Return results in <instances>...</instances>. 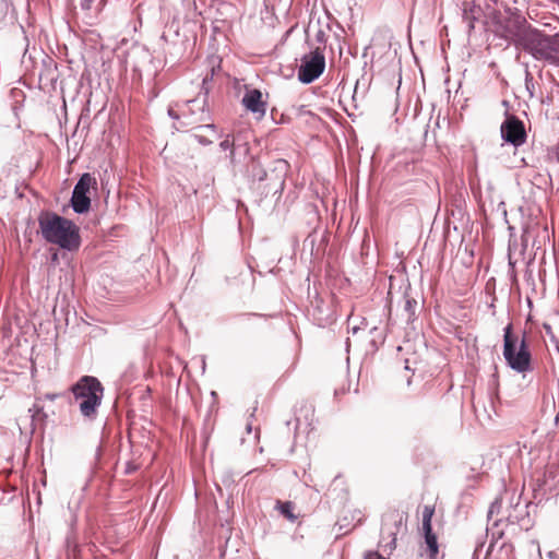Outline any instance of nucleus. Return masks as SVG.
Masks as SVG:
<instances>
[{
  "label": "nucleus",
  "instance_id": "obj_1",
  "mask_svg": "<svg viewBox=\"0 0 559 559\" xmlns=\"http://www.w3.org/2000/svg\"><path fill=\"white\" fill-rule=\"evenodd\" d=\"M37 219L45 241L69 252L79 250L82 239L80 228L73 221L48 210L41 211Z\"/></svg>",
  "mask_w": 559,
  "mask_h": 559
},
{
  "label": "nucleus",
  "instance_id": "obj_2",
  "mask_svg": "<svg viewBox=\"0 0 559 559\" xmlns=\"http://www.w3.org/2000/svg\"><path fill=\"white\" fill-rule=\"evenodd\" d=\"M495 36L504 39L508 45L520 49L526 39L533 25L516 8L507 7L503 12H495L492 15Z\"/></svg>",
  "mask_w": 559,
  "mask_h": 559
},
{
  "label": "nucleus",
  "instance_id": "obj_3",
  "mask_svg": "<svg viewBox=\"0 0 559 559\" xmlns=\"http://www.w3.org/2000/svg\"><path fill=\"white\" fill-rule=\"evenodd\" d=\"M502 355L506 365L516 373L525 374L534 369L527 332L524 330L522 337L519 338L513 332L512 323H508L503 328Z\"/></svg>",
  "mask_w": 559,
  "mask_h": 559
},
{
  "label": "nucleus",
  "instance_id": "obj_4",
  "mask_svg": "<svg viewBox=\"0 0 559 559\" xmlns=\"http://www.w3.org/2000/svg\"><path fill=\"white\" fill-rule=\"evenodd\" d=\"M70 391L79 402L81 415L88 420H94L104 397L102 382L94 376H82L70 386Z\"/></svg>",
  "mask_w": 559,
  "mask_h": 559
},
{
  "label": "nucleus",
  "instance_id": "obj_5",
  "mask_svg": "<svg viewBox=\"0 0 559 559\" xmlns=\"http://www.w3.org/2000/svg\"><path fill=\"white\" fill-rule=\"evenodd\" d=\"M520 49L537 61L559 67V32L547 34L533 26Z\"/></svg>",
  "mask_w": 559,
  "mask_h": 559
},
{
  "label": "nucleus",
  "instance_id": "obj_6",
  "mask_svg": "<svg viewBox=\"0 0 559 559\" xmlns=\"http://www.w3.org/2000/svg\"><path fill=\"white\" fill-rule=\"evenodd\" d=\"M290 165L285 159H276L270 168L269 178L263 181V194H254L255 202L260 205L261 202L269 195L275 197V203L280 201L285 189L286 177L289 171Z\"/></svg>",
  "mask_w": 559,
  "mask_h": 559
},
{
  "label": "nucleus",
  "instance_id": "obj_7",
  "mask_svg": "<svg viewBox=\"0 0 559 559\" xmlns=\"http://www.w3.org/2000/svg\"><path fill=\"white\" fill-rule=\"evenodd\" d=\"M97 188L96 178L90 173H83L73 187L70 206L74 213L83 215L92 207L91 189Z\"/></svg>",
  "mask_w": 559,
  "mask_h": 559
},
{
  "label": "nucleus",
  "instance_id": "obj_8",
  "mask_svg": "<svg viewBox=\"0 0 559 559\" xmlns=\"http://www.w3.org/2000/svg\"><path fill=\"white\" fill-rule=\"evenodd\" d=\"M325 70V57L320 47L314 48L309 53H306L300 59V64L297 70V79L302 84H311L314 82Z\"/></svg>",
  "mask_w": 559,
  "mask_h": 559
},
{
  "label": "nucleus",
  "instance_id": "obj_9",
  "mask_svg": "<svg viewBox=\"0 0 559 559\" xmlns=\"http://www.w3.org/2000/svg\"><path fill=\"white\" fill-rule=\"evenodd\" d=\"M504 117L500 126L501 139L514 147H520L527 139L524 122L508 111H506Z\"/></svg>",
  "mask_w": 559,
  "mask_h": 559
},
{
  "label": "nucleus",
  "instance_id": "obj_10",
  "mask_svg": "<svg viewBox=\"0 0 559 559\" xmlns=\"http://www.w3.org/2000/svg\"><path fill=\"white\" fill-rule=\"evenodd\" d=\"M403 523V514L399 512V510H390L389 512L382 515V525H381V539L379 544H382L384 539V535L390 537V542L383 545L384 551L389 549V554H392L396 548V535L400 531V527Z\"/></svg>",
  "mask_w": 559,
  "mask_h": 559
},
{
  "label": "nucleus",
  "instance_id": "obj_11",
  "mask_svg": "<svg viewBox=\"0 0 559 559\" xmlns=\"http://www.w3.org/2000/svg\"><path fill=\"white\" fill-rule=\"evenodd\" d=\"M248 183L252 194H263V181L269 178L270 169H265L255 156H250L247 165Z\"/></svg>",
  "mask_w": 559,
  "mask_h": 559
},
{
  "label": "nucleus",
  "instance_id": "obj_12",
  "mask_svg": "<svg viewBox=\"0 0 559 559\" xmlns=\"http://www.w3.org/2000/svg\"><path fill=\"white\" fill-rule=\"evenodd\" d=\"M241 105L258 120L262 119L266 114L267 103L263 99V94L259 88L246 86Z\"/></svg>",
  "mask_w": 559,
  "mask_h": 559
},
{
  "label": "nucleus",
  "instance_id": "obj_13",
  "mask_svg": "<svg viewBox=\"0 0 559 559\" xmlns=\"http://www.w3.org/2000/svg\"><path fill=\"white\" fill-rule=\"evenodd\" d=\"M311 307L312 319L319 328H326L335 322L336 316L331 302L317 296L314 300L311 301Z\"/></svg>",
  "mask_w": 559,
  "mask_h": 559
},
{
  "label": "nucleus",
  "instance_id": "obj_14",
  "mask_svg": "<svg viewBox=\"0 0 559 559\" xmlns=\"http://www.w3.org/2000/svg\"><path fill=\"white\" fill-rule=\"evenodd\" d=\"M559 487V467L557 466H548L544 472L542 478L536 480V485L534 487V497L539 498L542 500L547 492L551 493Z\"/></svg>",
  "mask_w": 559,
  "mask_h": 559
},
{
  "label": "nucleus",
  "instance_id": "obj_15",
  "mask_svg": "<svg viewBox=\"0 0 559 559\" xmlns=\"http://www.w3.org/2000/svg\"><path fill=\"white\" fill-rule=\"evenodd\" d=\"M329 243V231L326 229L319 231L312 230L304 240V250H309L314 258L323 255Z\"/></svg>",
  "mask_w": 559,
  "mask_h": 559
},
{
  "label": "nucleus",
  "instance_id": "obj_16",
  "mask_svg": "<svg viewBox=\"0 0 559 559\" xmlns=\"http://www.w3.org/2000/svg\"><path fill=\"white\" fill-rule=\"evenodd\" d=\"M423 531V544L420 548L426 552L428 559H437L439 555V543L438 536L433 532L432 527H421Z\"/></svg>",
  "mask_w": 559,
  "mask_h": 559
},
{
  "label": "nucleus",
  "instance_id": "obj_17",
  "mask_svg": "<svg viewBox=\"0 0 559 559\" xmlns=\"http://www.w3.org/2000/svg\"><path fill=\"white\" fill-rule=\"evenodd\" d=\"M207 62H209L210 72L206 73V75L203 78L202 86H201V94L203 95L202 110H204V107L207 102V96L210 93L209 84L213 81L214 75L221 70L222 60L216 56H212L211 58H209Z\"/></svg>",
  "mask_w": 559,
  "mask_h": 559
},
{
  "label": "nucleus",
  "instance_id": "obj_18",
  "mask_svg": "<svg viewBox=\"0 0 559 559\" xmlns=\"http://www.w3.org/2000/svg\"><path fill=\"white\" fill-rule=\"evenodd\" d=\"M417 308L418 301L407 294H404V307L401 312V320L412 329H415L414 323L417 321Z\"/></svg>",
  "mask_w": 559,
  "mask_h": 559
},
{
  "label": "nucleus",
  "instance_id": "obj_19",
  "mask_svg": "<svg viewBox=\"0 0 559 559\" xmlns=\"http://www.w3.org/2000/svg\"><path fill=\"white\" fill-rule=\"evenodd\" d=\"M527 504L523 508V510L515 509L513 513H510L508 516V521L510 524H518L521 530L528 531L533 522L530 518V513L526 510Z\"/></svg>",
  "mask_w": 559,
  "mask_h": 559
},
{
  "label": "nucleus",
  "instance_id": "obj_20",
  "mask_svg": "<svg viewBox=\"0 0 559 559\" xmlns=\"http://www.w3.org/2000/svg\"><path fill=\"white\" fill-rule=\"evenodd\" d=\"M15 19V9L10 0H0V24L12 23Z\"/></svg>",
  "mask_w": 559,
  "mask_h": 559
},
{
  "label": "nucleus",
  "instance_id": "obj_21",
  "mask_svg": "<svg viewBox=\"0 0 559 559\" xmlns=\"http://www.w3.org/2000/svg\"><path fill=\"white\" fill-rule=\"evenodd\" d=\"M41 397H37L36 402L33 404V406L28 409L31 413L32 421L40 420L41 423H45L48 418L47 413L44 411V406L40 404Z\"/></svg>",
  "mask_w": 559,
  "mask_h": 559
},
{
  "label": "nucleus",
  "instance_id": "obj_22",
  "mask_svg": "<svg viewBox=\"0 0 559 559\" xmlns=\"http://www.w3.org/2000/svg\"><path fill=\"white\" fill-rule=\"evenodd\" d=\"M474 9H475V5H472L471 8H466L465 7L463 9L462 17H463V21L467 25V33H468V35H471L472 32L475 29V22L477 20V17L473 14Z\"/></svg>",
  "mask_w": 559,
  "mask_h": 559
},
{
  "label": "nucleus",
  "instance_id": "obj_23",
  "mask_svg": "<svg viewBox=\"0 0 559 559\" xmlns=\"http://www.w3.org/2000/svg\"><path fill=\"white\" fill-rule=\"evenodd\" d=\"M370 333L372 334V338L370 341V345L374 350L379 348V345L383 344L385 341V333L381 330H379L377 326H373L370 330Z\"/></svg>",
  "mask_w": 559,
  "mask_h": 559
},
{
  "label": "nucleus",
  "instance_id": "obj_24",
  "mask_svg": "<svg viewBox=\"0 0 559 559\" xmlns=\"http://www.w3.org/2000/svg\"><path fill=\"white\" fill-rule=\"evenodd\" d=\"M280 512L290 522H295L297 516L294 514V506L290 501L282 502L278 507Z\"/></svg>",
  "mask_w": 559,
  "mask_h": 559
},
{
  "label": "nucleus",
  "instance_id": "obj_25",
  "mask_svg": "<svg viewBox=\"0 0 559 559\" xmlns=\"http://www.w3.org/2000/svg\"><path fill=\"white\" fill-rule=\"evenodd\" d=\"M433 513H435L433 507L425 506L424 511H423L421 527H432Z\"/></svg>",
  "mask_w": 559,
  "mask_h": 559
},
{
  "label": "nucleus",
  "instance_id": "obj_26",
  "mask_svg": "<svg viewBox=\"0 0 559 559\" xmlns=\"http://www.w3.org/2000/svg\"><path fill=\"white\" fill-rule=\"evenodd\" d=\"M219 147L223 151H229V157L231 160L234 159V156H235L234 142L231 140H229V136H227L225 140H223L219 143Z\"/></svg>",
  "mask_w": 559,
  "mask_h": 559
},
{
  "label": "nucleus",
  "instance_id": "obj_27",
  "mask_svg": "<svg viewBox=\"0 0 559 559\" xmlns=\"http://www.w3.org/2000/svg\"><path fill=\"white\" fill-rule=\"evenodd\" d=\"M473 501V493L471 491V488L465 489L461 493V502L460 507L464 508L467 507Z\"/></svg>",
  "mask_w": 559,
  "mask_h": 559
},
{
  "label": "nucleus",
  "instance_id": "obj_28",
  "mask_svg": "<svg viewBox=\"0 0 559 559\" xmlns=\"http://www.w3.org/2000/svg\"><path fill=\"white\" fill-rule=\"evenodd\" d=\"M525 87H526L530 96L533 97L534 96V83H533V76L528 71L525 72Z\"/></svg>",
  "mask_w": 559,
  "mask_h": 559
},
{
  "label": "nucleus",
  "instance_id": "obj_29",
  "mask_svg": "<svg viewBox=\"0 0 559 559\" xmlns=\"http://www.w3.org/2000/svg\"><path fill=\"white\" fill-rule=\"evenodd\" d=\"M364 559H390L383 556L378 550H367L364 552Z\"/></svg>",
  "mask_w": 559,
  "mask_h": 559
},
{
  "label": "nucleus",
  "instance_id": "obj_30",
  "mask_svg": "<svg viewBox=\"0 0 559 559\" xmlns=\"http://www.w3.org/2000/svg\"><path fill=\"white\" fill-rule=\"evenodd\" d=\"M502 536H503V532H502V531L498 532L497 534H496V533H492V537H491L490 544H489L488 549H487V552H486L487 555H488L489 552H491V551H492V549H493V547H495L496 543H497V542H498V539H500Z\"/></svg>",
  "mask_w": 559,
  "mask_h": 559
},
{
  "label": "nucleus",
  "instance_id": "obj_31",
  "mask_svg": "<svg viewBox=\"0 0 559 559\" xmlns=\"http://www.w3.org/2000/svg\"><path fill=\"white\" fill-rule=\"evenodd\" d=\"M193 138L194 140L200 144V145H203V146H209L213 143V141L209 140L207 138H205L204 135L202 134H193Z\"/></svg>",
  "mask_w": 559,
  "mask_h": 559
},
{
  "label": "nucleus",
  "instance_id": "obj_32",
  "mask_svg": "<svg viewBox=\"0 0 559 559\" xmlns=\"http://www.w3.org/2000/svg\"><path fill=\"white\" fill-rule=\"evenodd\" d=\"M316 40L317 43L319 44H325L326 43V34L323 29H318L317 34H316Z\"/></svg>",
  "mask_w": 559,
  "mask_h": 559
},
{
  "label": "nucleus",
  "instance_id": "obj_33",
  "mask_svg": "<svg viewBox=\"0 0 559 559\" xmlns=\"http://www.w3.org/2000/svg\"><path fill=\"white\" fill-rule=\"evenodd\" d=\"M386 309H388V323H386V325H388V329H389L390 326H393L396 323V321L391 316V311H392L391 302L389 305H386Z\"/></svg>",
  "mask_w": 559,
  "mask_h": 559
},
{
  "label": "nucleus",
  "instance_id": "obj_34",
  "mask_svg": "<svg viewBox=\"0 0 559 559\" xmlns=\"http://www.w3.org/2000/svg\"><path fill=\"white\" fill-rule=\"evenodd\" d=\"M484 546H485V542L484 540L477 542L475 550H474V554H473V559H478L479 552L481 551Z\"/></svg>",
  "mask_w": 559,
  "mask_h": 559
},
{
  "label": "nucleus",
  "instance_id": "obj_35",
  "mask_svg": "<svg viewBox=\"0 0 559 559\" xmlns=\"http://www.w3.org/2000/svg\"><path fill=\"white\" fill-rule=\"evenodd\" d=\"M136 469H138V466L135 464H133L132 462H128L126 464L124 474L130 475V474L134 473Z\"/></svg>",
  "mask_w": 559,
  "mask_h": 559
},
{
  "label": "nucleus",
  "instance_id": "obj_36",
  "mask_svg": "<svg viewBox=\"0 0 559 559\" xmlns=\"http://www.w3.org/2000/svg\"><path fill=\"white\" fill-rule=\"evenodd\" d=\"M499 507H500V501L499 500H495L490 504L489 510H488V519L491 518V515L493 514L495 510H497Z\"/></svg>",
  "mask_w": 559,
  "mask_h": 559
},
{
  "label": "nucleus",
  "instance_id": "obj_37",
  "mask_svg": "<svg viewBox=\"0 0 559 559\" xmlns=\"http://www.w3.org/2000/svg\"><path fill=\"white\" fill-rule=\"evenodd\" d=\"M276 115H277L276 110H275V109H273V110L271 111L272 120H273L275 123H277V124L284 123V122H285L284 115H281V118H280V119H277V118H276Z\"/></svg>",
  "mask_w": 559,
  "mask_h": 559
},
{
  "label": "nucleus",
  "instance_id": "obj_38",
  "mask_svg": "<svg viewBox=\"0 0 559 559\" xmlns=\"http://www.w3.org/2000/svg\"><path fill=\"white\" fill-rule=\"evenodd\" d=\"M238 317H243V318H251V317L267 318L269 316L267 314L257 313V312H246V313L238 314Z\"/></svg>",
  "mask_w": 559,
  "mask_h": 559
},
{
  "label": "nucleus",
  "instance_id": "obj_39",
  "mask_svg": "<svg viewBox=\"0 0 559 559\" xmlns=\"http://www.w3.org/2000/svg\"><path fill=\"white\" fill-rule=\"evenodd\" d=\"M93 0H82L80 7L82 10L87 11L92 8Z\"/></svg>",
  "mask_w": 559,
  "mask_h": 559
},
{
  "label": "nucleus",
  "instance_id": "obj_40",
  "mask_svg": "<svg viewBox=\"0 0 559 559\" xmlns=\"http://www.w3.org/2000/svg\"><path fill=\"white\" fill-rule=\"evenodd\" d=\"M299 423H300V421H299V418H295V419H293V420H287V421L285 423V425H286V426H287V428L289 429V428H290V425H293V424H294V431L296 432V431H297V429H298V427H299Z\"/></svg>",
  "mask_w": 559,
  "mask_h": 559
},
{
  "label": "nucleus",
  "instance_id": "obj_41",
  "mask_svg": "<svg viewBox=\"0 0 559 559\" xmlns=\"http://www.w3.org/2000/svg\"><path fill=\"white\" fill-rule=\"evenodd\" d=\"M195 129L197 130L209 129V130H212V131H216V126L214 123L201 124V126H198Z\"/></svg>",
  "mask_w": 559,
  "mask_h": 559
},
{
  "label": "nucleus",
  "instance_id": "obj_42",
  "mask_svg": "<svg viewBox=\"0 0 559 559\" xmlns=\"http://www.w3.org/2000/svg\"><path fill=\"white\" fill-rule=\"evenodd\" d=\"M491 385L495 386L496 394H498L497 390H498V385H499V380H498V372L497 371L492 374Z\"/></svg>",
  "mask_w": 559,
  "mask_h": 559
},
{
  "label": "nucleus",
  "instance_id": "obj_43",
  "mask_svg": "<svg viewBox=\"0 0 559 559\" xmlns=\"http://www.w3.org/2000/svg\"><path fill=\"white\" fill-rule=\"evenodd\" d=\"M513 547L511 544L502 543L500 550L504 551L507 555L512 551Z\"/></svg>",
  "mask_w": 559,
  "mask_h": 559
},
{
  "label": "nucleus",
  "instance_id": "obj_44",
  "mask_svg": "<svg viewBox=\"0 0 559 559\" xmlns=\"http://www.w3.org/2000/svg\"><path fill=\"white\" fill-rule=\"evenodd\" d=\"M543 328L545 329L547 335H549L551 338H555V335L552 333L551 325L549 323H544Z\"/></svg>",
  "mask_w": 559,
  "mask_h": 559
},
{
  "label": "nucleus",
  "instance_id": "obj_45",
  "mask_svg": "<svg viewBox=\"0 0 559 559\" xmlns=\"http://www.w3.org/2000/svg\"><path fill=\"white\" fill-rule=\"evenodd\" d=\"M552 155H554V158L556 159V162L559 164V140L552 150Z\"/></svg>",
  "mask_w": 559,
  "mask_h": 559
},
{
  "label": "nucleus",
  "instance_id": "obj_46",
  "mask_svg": "<svg viewBox=\"0 0 559 559\" xmlns=\"http://www.w3.org/2000/svg\"><path fill=\"white\" fill-rule=\"evenodd\" d=\"M167 114L174 120H178L179 119V115L173 108H168Z\"/></svg>",
  "mask_w": 559,
  "mask_h": 559
},
{
  "label": "nucleus",
  "instance_id": "obj_47",
  "mask_svg": "<svg viewBox=\"0 0 559 559\" xmlns=\"http://www.w3.org/2000/svg\"><path fill=\"white\" fill-rule=\"evenodd\" d=\"M57 397H58L57 393H46L43 399L49 400V401H55Z\"/></svg>",
  "mask_w": 559,
  "mask_h": 559
},
{
  "label": "nucleus",
  "instance_id": "obj_48",
  "mask_svg": "<svg viewBox=\"0 0 559 559\" xmlns=\"http://www.w3.org/2000/svg\"><path fill=\"white\" fill-rule=\"evenodd\" d=\"M487 189H488L489 191H492V190H493V185H492L490 181H488V183H487Z\"/></svg>",
  "mask_w": 559,
  "mask_h": 559
},
{
  "label": "nucleus",
  "instance_id": "obj_49",
  "mask_svg": "<svg viewBox=\"0 0 559 559\" xmlns=\"http://www.w3.org/2000/svg\"><path fill=\"white\" fill-rule=\"evenodd\" d=\"M358 330H359V326L355 325L352 328V333L356 334L358 332Z\"/></svg>",
  "mask_w": 559,
  "mask_h": 559
},
{
  "label": "nucleus",
  "instance_id": "obj_50",
  "mask_svg": "<svg viewBox=\"0 0 559 559\" xmlns=\"http://www.w3.org/2000/svg\"><path fill=\"white\" fill-rule=\"evenodd\" d=\"M206 180H207V185H209L210 182H213V181H214V177H213V176H211V175H210V176H206Z\"/></svg>",
  "mask_w": 559,
  "mask_h": 559
},
{
  "label": "nucleus",
  "instance_id": "obj_51",
  "mask_svg": "<svg viewBox=\"0 0 559 559\" xmlns=\"http://www.w3.org/2000/svg\"><path fill=\"white\" fill-rule=\"evenodd\" d=\"M345 345H346V350H348V349H349V346H350V341H349V338H347V340H346Z\"/></svg>",
  "mask_w": 559,
  "mask_h": 559
},
{
  "label": "nucleus",
  "instance_id": "obj_52",
  "mask_svg": "<svg viewBox=\"0 0 559 559\" xmlns=\"http://www.w3.org/2000/svg\"><path fill=\"white\" fill-rule=\"evenodd\" d=\"M205 366H206V365H205V359L203 358V359H202V371H203V372L205 371Z\"/></svg>",
  "mask_w": 559,
  "mask_h": 559
},
{
  "label": "nucleus",
  "instance_id": "obj_53",
  "mask_svg": "<svg viewBox=\"0 0 559 559\" xmlns=\"http://www.w3.org/2000/svg\"><path fill=\"white\" fill-rule=\"evenodd\" d=\"M495 300H496V297L492 298L491 304L489 305L490 308H495Z\"/></svg>",
  "mask_w": 559,
  "mask_h": 559
},
{
  "label": "nucleus",
  "instance_id": "obj_54",
  "mask_svg": "<svg viewBox=\"0 0 559 559\" xmlns=\"http://www.w3.org/2000/svg\"><path fill=\"white\" fill-rule=\"evenodd\" d=\"M211 396L216 399L217 397V393L215 391H211Z\"/></svg>",
  "mask_w": 559,
  "mask_h": 559
},
{
  "label": "nucleus",
  "instance_id": "obj_55",
  "mask_svg": "<svg viewBox=\"0 0 559 559\" xmlns=\"http://www.w3.org/2000/svg\"><path fill=\"white\" fill-rule=\"evenodd\" d=\"M555 424L559 425V414L555 417Z\"/></svg>",
  "mask_w": 559,
  "mask_h": 559
},
{
  "label": "nucleus",
  "instance_id": "obj_56",
  "mask_svg": "<svg viewBox=\"0 0 559 559\" xmlns=\"http://www.w3.org/2000/svg\"><path fill=\"white\" fill-rule=\"evenodd\" d=\"M502 105H503L504 107H508V106H509V102L504 99V100H502Z\"/></svg>",
  "mask_w": 559,
  "mask_h": 559
},
{
  "label": "nucleus",
  "instance_id": "obj_57",
  "mask_svg": "<svg viewBox=\"0 0 559 559\" xmlns=\"http://www.w3.org/2000/svg\"><path fill=\"white\" fill-rule=\"evenodd\" d=\"M294 451H295V445L293 444V445L290 447V449H289V453L292 454V453H294Z\"/></svg>",
  "mask_w": 559,
  "mask_h": 559
},
{
  "label": "nucleus",
  "instance_id": "obj_58",
  "mask_svg": "<svg viewBox=\"0 0 559 559\" xmlns=\"http://www.w3.org/2000/svg\"><path fill=\"white\" fill-rule=\"evenodd\" d=\"M248 269L250 270V275L252 276L253 275V270H252L250 264L248 265Z\"/></svg>",
  "mask_w": 559,
  "mask_h": 559
},
{
  "label": "nucleus",
  "instance_id": "obj_59",
  "mask_svg": "<svg viewBox=\"0 0 559 559\" xmlns=\"http://www.w3.org/2000/svg\"><path fill=\"white\" fill-rule=\"evenodd\" d=\"M247 431H248V432H250V431H251V425H250V424H248V425H247Z\"/></svg>",
  "mask_w": 559,
  "mask_h": 559
},
{
  "label": "nucleus",
  "instance_id": "obj_60",
  "mask_svg": "<svg viewBox=\"0 0 559 559\" xmlns=\"http://www.w3.org/2000/svg\"><path fill=\"white\" fill-rule=\"evenodd\" d=\"M197 102H198V99H191V100H189L188 103H189V104H195Z\"/></svg>",
  "mask_w": 559,
  "mask_h": 559
},
{
  "label": "nucleus",
  "instance_id": "obj_61",
  "mask_svg": "<svg viewBox=\"0 0 559 559\" xmlns=\"http://www.w3.org/2000/svg\"><path fill=\"white\" fill-rule=\"evenodd\" d=\"M367 50H368V47H365V50H364L362 57H366V55H367Z\"/></svg>",
  "mask_w": 559,
  "mask_h": 559
},
{
  "label": "nucleus",
  "instance_id": "obj_62",
  "mask_svg": "<svg viewBox=\"0 0 559 559\" xmlns=\"http://www.w3.org/2000/svg\"><path fill=\"white\" fill-rule=\"evenodd\" d=\"M358 84H359V81H356V85H355V94L357 93Z\"/></svg>",
  "mask_w": 559,
  "mask_h": 559
},
{
  "label": "nucleus",
  "instance_id": "obj_63",
  "mask_svg": "<svg viewBox=\"0 0 559 559\" xmlns=\"http://www.w3.org/2000/svg\"><path fill=\"white\" fill-rule=\"evenodd\" d=\"M160 39L166 40V35H165V34H163V35L160 36Z\"/></svg>",
  "mask_w": 559,
  "mask_h": 559
},
{
  "label": "nucleus",
  "instance_id": "obj_64",
  "mask_svg": "<svg viewBox=\"0 0 559 559\" xmlns=\"http://www.w3.org/2000/svg\"><path fill=\"white\" fill-rule=\"evenodd\" d=\"M509 265L513 267L514 263L511 260H509Z\"/></svg>",
  "mask_w": 559,
  "mask_h": 559
}]
</instances>
